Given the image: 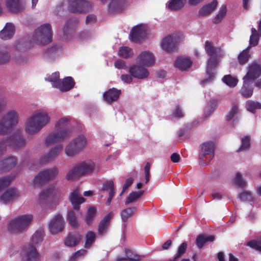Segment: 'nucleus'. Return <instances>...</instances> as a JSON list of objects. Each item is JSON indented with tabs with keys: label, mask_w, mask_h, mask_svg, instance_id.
Here are the masks:
<instances>
[{
	"label": "nucleus",
	"mask_w": 261,
	"mask_h": 261,
	"mask_svg": "<svg viewBox=\"0 0 261 261\" xmlns=\"http://www.w3.org/2000/svg\"><path fill=\"white\" fill-rule=\"evenodd\" d=\"M59 72H55L52 73L49 76L45 79V80L51 83L52 86L57 88L59 84L61 82L59 79Z\"/></svg>",
	"instance_id": "44"
},
{
	"label": "nucleus",
	"mask_w": 261,
	"mask_h": 261,
	"mask_svg": "<svg viewBox=\"0 0 261 261\" xmlns=\"http://www.w3.org/2000/svg\"><path fill=\"white\" fill-rule=\"evenodd\" d=\"M186 0H171L167 4V7L172 11L181 9L184 6Z\"/></svg>",
	"instance_id": "37"
},
{
	"label": "nucleus",
	"mask_w": 261,
	"mask_h": 261,
	"mask_svg": "<svg viewBox=\"0 0 261 261\" xmlns=\"http://www.w3.org/2000/svg\"><path fill=\"white\" fill-rule=\"evenodd\" d=\"M243 80V85L240 90V93L244 97H250L252 96L253 92V88L252 87L253 82L244 79Z\"/></svg>",
	"instance_id": "31"
},
{
	"label": "nucleus",
	"mask_w": 261,
	"mask_h": 261,
	"mask_svg": "<svg viewBox=\"0 0 261 261\" xmlns=\"http://www.w3.org/2000/svg\"><path fill=\"white\" fill-rule=\"evenodd\" d=\"M7 146L8 144L5 139L0 140V156L6 152Z\"/></svg>",
	"instance_id": "62"
},
{
	"label": "nucleus",
	"mask_w": 261,
	"mask_h": 261,
	"mask_svg": "<svg viewBox=\"0 0 261 261\" xmlns=\"http://www.w3.org/2000/svg\"><path fill=\"white\" fill-rule=\"evenodd\" d=\"M260 75L261 64L257 61H254L248 65L247 72L243 79L253 82Z\"/></svg>",
	"instance_id": "13"
},
{
	"label": "nucleus",
	"mask_w": 261,
	"mask_h": 261,
	"mask_svg": "<svg viewBox=\"0 0 261 261\" xmlns=\"http://www.w3.org/2000/svg\"><path fill=\"white\" fill-rule=\"evenodd\" d=\"M33 220L34 217L32 214H27L18 216L8 222V230L15 234L22 233L27 230Z\"/></svg>",
	"instance_id": "3"
},
{
	"label": "nucleus",
	"mask_w": 261,
	"mask_h": 261,
	"mask_svg": "<svg viewBox=\"0 0 261 261\" xmlns=\"http://www.w3.org/2000/svg\"><path fill=\"white\" fill-rule=\"evenodd\" d=\"M133 76L127 74H122L120 76L121 80L125 83L130 84L133 81Z\"/></svg>",
	"instance_id": "63"
},
{
	"label": "nucleus",
	"mask_w": 261,
	"mask_h": 261,
	"mask_svg": "<svg viewBox=\"0 0 261 261\" xmlns=\"http://www.w3.org/2000/svg\"><path fill=\"white\" fill-rule=\"evenodd\" d=\"M214 240V236L199 235L196 238V245L198 248H201L206 242H213Z\"/></svg>",
	"instance_id": "38"
},
{
	"label": "nucleus",
	"mask_w": 261,
	"mask_h": 261,
	"mask_svg": "<svg viewBox=\"0 0 261 261\" xmlns=\"http://www.w3.org/2000/svg\"><path fill=\"white\" fill-rule=\"evenodd\" d=\"M88 140L83 135H80L72 139L65 148V154L69 158H73L84 149L87 145Z\"/></svg>",
	"instance_id": "7"
},
{
	"label": "nucleus",
	"mask_w": 261,
	"mask_h": 261,
	"mask_svg": "<svg viewBox=\"0 0 261 261\" xmlns=\"http://www.w3.org/2000/svg\"><path fill=\"white\" fill-rule=\"evenodd\" d=\"M136 63L144 66L150 67L155 62L154 55L150 51H141L136 58Z\"/></svg>",
	"instance_id": "15"
},
{
	"label": "nucleus",
	"mask_w": 261,
	"mask_h": 261,
	"mask_svg": "<svg viewBox=\"0 0 261 261\" xmlns=\"http://www.w3.org/2000/svg\"><path fill=\"white\" fill-rule=\"evenodd\" d=\"M188 245L187 243L183 242L178 248L177 252L175 255L176 258L181 257L183 254L186 252L187 249Z\"/></svg>",
	"instance_id": "59"
},
{
	"label": "nucleus",
	"mask_w": 261,
	"mask_h": 261,
	"mask_svg": "<svg viewBox=\"0 0 261 261\" xmlns=\"http://www.w3.org/2000/svg\"><path fill=\"white\" fill-rule=\"evenodd\" d=\"M147 36L146 28L143 25H138L134 27L129 35L130 39L134 42H139Z\"/></svg>",
	"instance_id": "19"
},
{
	"label": "nucleus",
	"mask_w": 261,
	"mask_h": 261,
	"mask_svg": "<svg viewBox=\"0 0 261 261\" xmlns=\"http://www.w3.org/2000/svg\"><path fill=\"white\" fill-rule=\"evenodd\" d=\"M226 14V6L225 5H222L218 14L215 16L213 19V22L216 24L219 23L222 19L224 18Z\"/></svg>",
	"instance_id": "45"
},
{
	"label": "nucleus",
	"mask_w": 261,
	"mask_h": 261,
	"mask_svg": "<svg viewBox=\"0 0 261 261\" xmlns=\"http://www.w3.org/2000/svg\"><path fill=\"white\" fill-rule=\"evenodd\" d=\"M11 58L9 48L6 45L0 46V64L8 62Z\"/></svg>",
	"instance_id": "36"
},
{
	"label": "nucleus",
	"mask_w": 261,
	"mask_h": 261,
	"mask_svg": "<svg viewBox=\"0 0 261 261\" xmlns=\"http://www.w3.org/2000/svg\"><path fill=\"white\" fill-rule=\"evenodd\" d=\"M53 33L51 25L45 23L38 27L34 31L32 39L38 45H46L51 41Z\"/></svg>",
	"instance_id": "8"
},
{
	"label": "nucleus",
	"mask_w": 261,
	"mask_h": 261,
	"mask_svg": "<svg viewBox=\"0 0 261 261\" xmlns=\"http://www.w3.org/2000/svg\"><path fill=\"white\" fill-rule=\"evenodd\" d=\"M239 113L238 106L234 105L230 111L228 112L226 116V119L228 121L231 120L236 115H237Z\"/></svg>",
	"instance_id": "57"
},
{
	"label": "nucleus",
	"mask_w": 261,
	"mask_h": 261,
	"mask_svg": "<svg viewBox=\"0 0 261 261\" xmlns=\"http://www.w3.org/2000/svg\"><path fill=\"white\" fill-rule=\"evenodd\" d=\"M69 200L75 210L79 208V205L84 202V198L82 197L78 190H74L70 194Z\"/></svg>",
	"instance_id": "33"
},
{
	"label": "nucleus",
	"mask_w": 261,
	"mask_h": 261,
	"mask_svg": "<svg viewBox=\"0 0 261 261\" xmlns=\"http://www.w3.org/2000/svg\"><path fill=\"white\" fill-rule=\"evenodd\" d=\"M11 176H7L0 178V191L4 188L8 187L13 180Z\"/></svg>",
	"instance_id": "55"
},
{
	"label": "nucleus",
	"mask_w": 261,
	"mask_h": 261,
	"mask_svg": "<svg viewBox=\"0 0 261 261\" xmlns=\"http://www.w3.org/2000/svg\"><path fill=\"white\" fill-rule=\"evenodd\" d=\"M53 191V188H47L44 189L39 194V200L42 202L46 200L52 194Z\"/></svg>",
	"instance_id": "53"
},
{
	"label": "nucleus",
	"mask_w": 261,
	"mask_h": 261,
	"mask_svg": "<svg viewBox=\"0 0 261 261\" xmlns=\"http://www.w3.org/2000/svg\"><path fill=\"white\" fill-rule=\"evenodd\" d=\"M6 7L11 12L17 13L24 9V3L23 0H7Z\"/></svg>",
	"instance_id": "23"
},
{
	"label": "nucleus",
	"mask_w": 261,
	"mask_h": 261,
	"mask_svg": "<svg viewBox=\"0 0 261 261\" xmlns=\"http://www.w3.org/2000/svg\"><path fill=\"white\" fill-rule=\"evenodd\" d=\"M181 40V38L179 35L177 34H171L162 39L161 47L164 51L172 53L177 49Z\"/></svg>",
	"instance_id": "11"
},
{
	"label": "nucleus",
	"mask_w": 261,
	"mask_h": 261,
	"mask_svg": "<svg viewBox=\"0 0 261 261\" xmlns=\"http://www.w3.org/2000/svg\"><path fill=\"white\" fill-rule=\"evenodd\" d=\"M19 121V114L15 110L7 111L0 118V135H6L11 131Z\"/></svg>",
	"instance_id": "5"
},
{
	"label": "nucleus",
	"mask_w": 261,
	"mask_h": 261,
	"mask_svg": "<svg viewBox=\"0 0 261 261\" xmlns=\"http://www.w3.org/2000/svg\"><path fill=\"white\" fill-rule=\"evenodd\" d=\"M51 121L49 113L44 109H38L27 118L24 123V130L29 135H35Z\"/></svg>",
	"instance_id": "1"
},
{
	"label": "nucleus",
	"mask_w": 261,
	"mask_h": 261,
	"mask_svg": "<svg viewBox=\"0 0 261 261\" xmlns=\"http://www.w3.org/2000/svg\"><path fill=\"white\" fill-rule=\"evenodd\" d=\"M75 85L73 79L70 76L64 78L59 84L57 89L60 91L65 92L72 89Z\"/></svg>",
	"instance_id": "27"
},
{
	"label": "nucleus",
	"mask_w": 261,
	"mask_h": 261,
	"mask_svg": "<svg viewBox=\"0 0 261 261\" xmlns=\"http://www.w3.org/2000/svg\"><path fill=\"white\" fill-rule=\"evenodd\" d=\"M101 192H108L109 197L106 202V205L109 206L110 205L112 198L115 194V190L114 187V182L113 180H110L105 182L103 184Z\"/></svg>",
	"instance_id": "24"
},
{
	"label": "nucleus",
	"mask_w": 261,
	"mask_h": 261,
	"mask_svg": "<svg viewBox=\"0 0 261 261\" xmlns=\"http://www.w3.org/2000/svg\"><path fill=\"white\" fill-rule=\"evenodd\" d=\"M44 236V233L42 230H37L32 235L30 242L28 244H31L36 247L43 241Z\"/></svg>",
	"instance_id": "35"
},
{
	"label": "nucleus",
	"mask_w": 261,
	"mask_h": 261,
	"mask_svg": "<svg viewBox=\"0 0 261 261\" xmlns=\"http://www.w3.org/2000/svg\"><path fill=\"white\" fill-rule=\"evenodd\" d=\"M20 196V193L16 189L9 188L0 196V202L3 204L10 203Z\"/></svg>",
	"instance_id": "18"
},
{
	"label": "nucleus",
	"mask_w": 261,
	"mask_h": 261,
	"mask_svg": "<svg viewBox=\"0 0 261 261\" xmlns=\"http://www.w3.org/2000/svg\"><path fill=\"white\" fill-rule=\"evenodd\" d=\"M121 93L120 90L113 88L104 92L103 97L107 103H111L117 100Z\"/></svg>",
	"instance_id": "26"
},
{
	"label": "nucleus",
	"mask_w": 261,
	"mask_h": 261,
	"mask_svg": "<svg viewBox=\"0 0 261 261\" xmlns=\"http://www.w3.org/2000/svg\"><path fill=\"white\" fill-rule=\"evenodd\" d=\"M250 145V138L248 136H246L241 139V145L237 150L238 152H240L243 150L248 149Z\"/></svg>",
	"instance_id": "52"
},
{
	"label": "nucleus",
	"mask_w": 261,
	"mask_h": 261,
	"mask_svg": "<svg viewBox=\"0 0 261 261\" xmlns=\"http://www.w3.org/2000/svg\"><path fill=\"white\" fill-rule=\"evenodd\" d=\"M68 220L72 226L76 227L77 225V221L75 214L72 211H70L68 213Z\"/></svg>",
	"instance_id": "58"
},
{
	"label": "nucleus",
	"mask_w": 261,
	"mask_h": 261,
	"mask_svg": "<svg viewBox=\"0 0 261 261\" xmlns=\"http://www.w3.org/2000/svg\"><path fill=\"white\" fill-rule=\"evenodd\" d=\"M16 164V160L14 157L7 158L0 162V171L10 170L13 168Z\"/></svg>",
	"instance_id": "34"
},
{
	"label": "nucleus",
	"mask_w": 261,
	"mask_h": 261,
	"mask_svg": "<svg viewBox=\"0 0 261 261\" xmlns=\"http://www.w3.org/2000/svg\"><path fill=\"white\" fill-rule=\"evenodd\" d=\"M96 208L90 207L88 208L85 220L87 224H90L93 221L96 213Z\"/></svg>",
	"instance_id": "51"
},
{
	"label": "nucleus",
	"mask_w": 261,
	"mask_h": 261,
	"mask_svg": "<svg viewBox=\"0 0 261 261\" xmlns=\"http://www.w3.org/2000/svg\"><path fill=\"white\" fill-rule=\"evenodd\" d=\"M241 199L244 201H252L253 200V196L249 191H245L241 193L240 195Z\"/></svg>",
	"instance_id": "60"
},
{
	"label": "nucleus",
	"mask_w": 261,
	"mask_h": 261,
	"mask_svg": "<svg viewBox=\"0 0 261 261\" xmlns=\"http://www.w3.org/2000/svg\"><path fill=\"white\" fill-rule=\"evenodd\" d=\"M173 116L177 118H181L184 116L183 113L179 106H177L173 111Z\"/></svg>",
	"instance_id": "64"
},
{
	"label": "nucleus",
	"mask_w": 261,
	"mask_h": 261,
	"mask_svg": "<svg viewBox=\"0 0 261 261\" xmlns=\"http://www.w3.org/2000/svg\"><path fill=\"white\" fill-rule=\"evenodd\" d=\"M14 26L12 23H7L5 28L0 32V38L3 40L11 39L14 34Z\"/></svg>",
	"instance_id": "30"
},
{
	"label": "nucleus",
	"mask_w": 261,
	"mask_h": 261,
	"mask_svg": "<svg viewBox=\"0 0 261 261\" xmlns=\"http://www.w3.org/2000/svg\"><path fill=\"white\" fill-rule=\"evenodd\" d=\"M5 140L8 146H11L16 149H20L26 144V141L20 132L15 133L8 139Z\"/></svg>",
	"instance_id": "17"
},
{
	"label": "nucleus",
	"mask_w": 261,
	"mask_h": 261,
	"mask_svg": "<svg viewBox=\"0 0 261 261\" xmlns=\"http://www.w3.org/2000/svg\"><path fill=\"white\" fill-rule=\"evenodd\" d=\"M217 4L216 0H213L211 3L204 5L199 9V15L203 17L210 14L216 9Z\"/></svg>",
	"instance_id": "32"
},
{
	"label": "nucleus",
	"mask_w": 261,
	"mask_h": 261,
	"mask_svg": "<svg viewBox=\"0 0 261 261\" xmlns=\"http://www.w3.org/2000/svg\"><path fill=\"white\" fill-rule=\"evenodd\" d=\"M65 226L64 220L59 214L56 215L50 219L49 223V229L53 234L62 231Z\"/></svg>",
	"instance_id": "16"
},
{
	"label": "nucleus",
	"mask_w": 261,
	"mask_h": 261,
	"mask_svg": "<svg viewBox=\"0 0 261 261\" xmlns=\"http://www.w3.org/2000/svg\"><path fill=\"white\" fill-rule=\"evenodd\" d=\"M95 238V233L94 232L88 231L86 236L85 247L86 248H89L91 245L94 242Z\"/></svg>",
	"instance_id": "48"
},
{
	"label": "nucleus",
	"mask_w": 261,
	"mask_h": 261,
	"mask_svg": "<svg viewBox=\"0 0 261 261\" xmlns=\"http://www.w3.org/2000/svg\"><path fill=\"white\" fill-rule=\"evenodd\" d=\"M20 256L22 261H41V255L36 246L26 244L21 248Z\"/></svg>",
	"instance_id": "10"
},
{
	"label": "nucleus",
	"mask_w": 261,
	"mask_h": 261,
	"mask_svg": "<svg viewBox=\"0 0 261 261\" xmlns=\"http://www.w3.org/2000/svg\"><path fill=\"white\" fill-rule=\"evenodd\" d=\"M199 163L201 166L207 165L214 156L215 146L213 142H206L200 146Z\"/></svg>",
	"instance_id": "9"
},
{
	"label": "nucleus",
	"mask_w": 261,
	"mask_h": 261,
	"mask_svg": "<svg viewBox=\"0 0 261 261\" xmlns=\"http://www.w3.org/2000/svg\"><path fill=\"white\" fill-rule=\"evenodd\" d=\"M82 239V236L79 233H69L64 241L66 246L74 247L76 246Z\"/></svg>",
	"instance_id": "29"
},
{
	"label": "nucleus",
	"mask_w": 261,
	"mask_h": 261,
	"mask_svg": "<svg viewBox=\"0 0 261 261\" xmlns=\"http://www.w3.org/2000/svg\"><path fill=\"white\" fill-rule=\"evenodd\" d=\"M63 145L59 144L53 147L49 152L42 155L40 162L41 164H44L56 159L57 156L63 149Z\"/></svg>",
	"instance_id": "21"
},
{
	"label": "nucleus",
	"mask_w": 261,
	"mask_h": 261,
	"mask_svg": "<svg viewBox=\"0 0 261 261\" xmlns=\"http://www.w3.org/2000/svg\"><path fill=\"white\" fill-rule=\"evenodd\" d=\"M113 216V213L111 212L108 215L105 216L100 221L98 229V232L99 234L103 235L107 233Z\"/></svg>",
	"instance_id": "25"
},
{
	"label": "nucleus",
	"mask_w": 261,
	"mask_h": 261,
	"mask_svg": "<svg viewBox=\"0 0 261 261\" xmlns=\"http://www.w3.org/2000/svg\"><path fill=\"white\" fill-rule=\"evenodd\" d=\"M248 246L261 252V237L247 243Z\"/></svg>",
	"instance_id": "50"
},
{
	"label": "nucleus",
	"mask_w": 261,
	"mask_h": 261,
	"mask_svg": "<svg viewBox=\"0 0 261 261\" xmlns=\"http://www.w3.org/2000/svg\"><path fill=\"white\" fill-rule=\"evenodd\" d=\"M259 34L255 28L251 29V35L249 39L250 48L252 46H255L258 44Z\"/></svg>",
	"instance_id": "43"
},
{
	"label": "nucleus",
	"mask_w": 261,
	"mask_h": 261,
	"mask_svg": "<svg viewBox=\"0 0 261 261\" xmlns=\"http://www.w3.org/2000/svg\"><path fill=\"white\" fill-rule=\"evenodd\" d=\"M193 63L191 58L186 56H180L176 58L175 66L179 70L184 71L188 70Z\"/></svg>",
	"instance_id": "22"
},
{
	"label": "nucleus",
	"mask_w": 261,
	"mask_h": 261,
	"mask_svg": "<svg viewBox=\"0 0 261 261\" xmlns=\"http://www.w3.org/2000/svg\"><path fill=\"white\" fill-rule=\"evenodd\" d=\"M144 191L143 190L131 192L126 198L125 202V204H128L137 201L141 197Z\"/></svg>",
	"instance_id": "39"
},
{
	"label": "nucleus",
	"mask_w": 261,
	"mask_h": 261,
	"mask_svg": "<svg viewBox=\"0 0 261 261\" xmlns=\"http://www.w3.org/2000/svg\"><path fill=\"white\" fill-rule=\"evenodd\" d=\"M137 207H129L124 210H123L121 212V217L122 220L124 222H126L128 218L133 216V215L137 211Z\"/></svg>",
	"instance_id": "40"
},
{
	"label": "nucleus",
	"mask_w": 261,
	"mask_h": 261,
	"mask_svg": "<svg viewBox=\"0 0 261 261\" xmlns=\"http://www.w3.org/2000/svg\"><path fill=\"white\" fill-rule=\"evenodd\" d=\"M150 164L149 163L147 162L146 163L145 166L144 167V173H145V177L146 179V183H147L149 180L150 177Z\"/></svg>",
	"instance_id": "61"
},
{
	"label": "nucleus",
	"mask_w": 261,
	"mask_h": 261,
	"mask_svg": "<svg viewBox=\"0 0 261 261\" xmlns=\"http://www.w3.org/2000/svg\"><path fill=\"white\" fill-rule=\"evenodd\" d=\"M96 170L95 163L91 160L80 162L76 164L67 173L66 178L73 180L80 177L90 174Z\"/></svg>",
	"instance_id": "4"
},
{
	"label": "nucleus",
	"mask_w": 261,
	"mask_h": 261,
	"mask_svg": "<svg viewBox=\"0 0 261 261\" xmlns=\"http://www.w3.org/2000/svg\"><path fill=\"white\" fill-rule=\"evenodd\" d=\"M68 9L72 12H85L91 8V4L84 0H68Z\"/></svg>",
	"instance_id": "14"
},
{
	"label": "nucleus",
	"mask_w": 261,
	"mask_h": 261,
	"mask_svg": "<svg viewBox=\"0 0 261 261\" xmlns=\"http://www.w3.org/2000/svg\"><path fill=\"white\" fill-rule=\"evenodd\" d=\"M69 124V120L67 118L63 117L59 119L55 124V132L47 136L45 144L51 145L66 139L71 133Z\"/></svg>",
	"instance_id": "2"
},
{
	"label": "nucleus",
	"mask_w": 261,
	"mask_h": 261,
	"mask_svg": "<svg viewBox=\"0 0 261 261\" xmlns=\"http://www.w3.org/2000/svg\"><path fill=\"white\" fill-rule=\"evenodd\" d=\"M87 253V251L85 249H81L77 251L76 252L73 253L71 255L69 260L70 261H76L80 257L84 256L86 255Z\"/></svg>",
	"instance_id": "54"
},
{
	"label": "nucleus",
	"mask_w": 261,
	"mask_h": 261,
	"mask_svg": "<svg viewBox=\"0 0 261 261\" xmlns=\"http://www.w3.org/2000/svg\"><path fill=\"white\" fill-rule=\"evenodd\" d=\"M217 102L215 99L211 100L206 105L204 110V115L206 117L210 116L217 107Z\"/></svg>",
	"instance_id": "41"
},
{
	"label": "nucleus",
	"mask_w": 261,
	"mask_h": 261,
	"mask_svg": "<svg viewBox=\"0 0 261 261\" xmlns=\"http://www.w3.org/2000/svg\"><path fill=\"white\" fill-rule=\"evenodd\" d=\"M127 6L125 0H112L109 6V11L111 13L120 12Z\"/></svg>",
	"instance_id": "28"
},
{
	"label": "nucleus",
	"mask_w": 261,
	"mask_h": 261,
	"mask_svg": "<svg viewBox=\"0 0 261 261\" xmlns=\"http://www.w3.org/2000/svg\"><path fill=\"white\" fill-rule=\"evenodd\" d=\"M234 182L240 187H245L247 184L246 180L243 178L242 175L240 173L236 174Z\"/></svg>",
	"instance_id": "56"
},
{
	"label": "nucleus",
	"mask_w": 261,
	"mask_h": 261,
	"mask_svg": "<svg viewBox=\"0 0 261 261\" xmlns=\"http://www.w3.org/2000/svg\"><path fill=\"white\" fill-rule=\"evenodd\" d=\"M118 54L120 57L123 58H130L134 54L132 49L126 46L120 47Z\"/></svg>",
	"instance_id": "46"
},
{
	"label": "nucleus",
	"mask_w": 261,
	"mask_h": 261,
	"mask_svg": "<svg viewBox=\"0 0 261 261\" xmlns=\"http://www.w3.org/2000/svg\"><path fill=\"white\" fill-rule=\"evenodd\" d=\"M204 48L206 53L211 58L208 60L206 68V74L208 77L201 81V83L202 85L210 82L213 80L215 76L214 70L217 66V61L216 58L217 49L208 41L205 42Z\"/></svg>",
	"instance_id": "6"
},
{
	"label": "nucleus",
	"mask_w": 261,
	"mask_h": 261,
	"mask_svg": "<svg viewBox=\"0 0 261 261\" xmlns=\"http://www.w3.org/2000/svg\"><path fill=\"white\" fill-rule=\"evenodd\" d=\"M141 65H133L129 68V72L134 77L144 79L147 77L149 72L148 69Z\"/></svg>",
	"instance_id": "20"
},
{
	"label": "nucleus",
	"mask_w": 261,
	"mask_h": 261,
	"mask_svg": "<svg viewBox=\"0 0 261 261\" xmlns=\"http://www.w3.org/2000/svg\"><path fill=\"white\" fill-rule=\"evenodd\" d=\"M223 82L230 87H235L238 82L237 78L232 77L231 75H225L223 79Z\"/></svg>",
	"instance_id": "47"
},
{
	"label": "nucleus",
	"mask_w": 261,
	"mask_h": 261,
	"mask_svg": "<svg viewBox=\"0 0 261 261\" xmlns=\"http://www.w3.org/2000/svg\"><path fill=\"white\" fill-rule=\"evenodd\" d=\"M246 107L248 111L254 113L256 109H261V104L258 102L248 100L246 102Z\"/></svg>",
	"instance_id": "49"
},
{
	"label": "nucleus",
	"mask_w": 261,
	"mask_h": 261,
	"mask_svg": "<svg viewBox=\"0 0 261 261\" xmlns=\"http://www.w3.org/2000/svg\"><path fill=\"white\" fill-rule=\"evenodd\" d=\"M59 173L58 168L53 167L39 172L35 177L34 182L35 184H42L54 179Z\"/></svg>",
	"instance_id": "12"
},
{
	"label": "nucleus",
	"mask_w": 261,
	"mask_h": 261,
	"mask_svg": "<svg viewBox=\"0 0 261 261\" xmlns=\"http://www.w3.org/2000/svg\"><path fill=\"white\" fill-rule=\"evenodd\" d=\"M250 47H248L246 49L243 50L238 56V62L240 65L245 64L249 60L250 54L249 50Z\"/></svg>",
	"instance_id": "42"
}]
</instances>
